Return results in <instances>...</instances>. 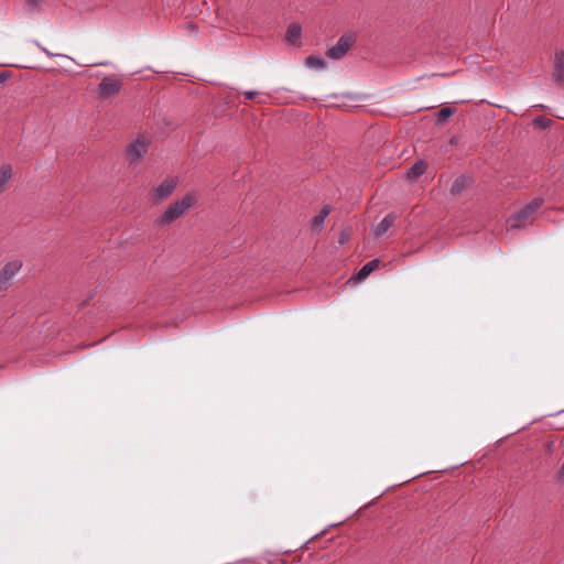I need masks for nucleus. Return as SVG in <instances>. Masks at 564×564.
<instances>
[{
	"instance_id": "ddd939ff",
	"label": "nucleus",
	"mask_w": 564,
	"mask_h": 564,
	"mask_svg": "<svg viewBox=\"0 0 564 564\" xmlns=\"http://www.w3.org/2000/svg\"><path fill=\"white\" fill-rule=\"evenodd\" d=\"M12 177V166L10 164H2L0 166V192H2L8 182Z\"/></svg>"
},
{
	"instance_id": "7ed1b4c3",
	"label": "nucleus",
	"mask_w": 564,
	"mask_h": 564,
	"mask_svg": "<svg viewBox=\"0 0 564 564\" xmlns=\"http://www.w3.org/2000/svg\"><path fill=\"white\" fill-rule=\"evenodd\" d=\"M23 261L19 258L9 260L0 269V292L7 291L14 281L15 275L21 271Z\"/></svg>"
},
{
	"instance_id": "0eeeda50",
	"label": "nucleus",
	"mask_w": 564,
	"mask_h": 564,
	"mask_svg": "<svg viewBox=\"0 0 564 564\" xmlns=\"http://www.w3.org/2000/svg\"><path fill=\"white\" fill-rule=\"evenodd\" d=\"M552 79L558 86H564V51H556L552 65Z\"/></svg>"
},
{
	"instance_id": "aec40b11",
	"label": "nucleus",
	"mask_w": 564,
	"mask_h": 564,
	"mask_svg": "<svg viewBox=\"0 0 564 564\" xmlns=\"http://www.w3.org/2000/svg\"><path fill=\"white\" fill-rule=\"evenodd\" d=\"M42 3V0H28V4L34 9L39 8Z\"/></svg>"
},
{
	"instance_id": "9d476101",
	"label": "nucleus",
	"mask_w": 564,
	"mask_h": 564,
	"mask_svg": "<svg viewBox=\"0 0 564 564\" xmlns=\"http://www.w3.org/2000/svg\"><path fill=\"white\" fill-rule=\"evenodd\" d=\"M301 33H302L301 26L299 24L292 23L289 25V28L286 30L285 39L289 43H291L293 45H297L299 41L301 39Z\"/></svg>"
},
{
	"instance_id": "20e7f679",
	"label": "nucleus",
	"mask_w": 564,
	"mask_h": 564,
	"mask_svg": "<svg viewBox=\"0 0 564 564\" xmlns=\"http://www.w3.org/2000/svg\"><path fill=\"white\" fill-rule=\"evenodd\" d=\"M123 83L122 79L116 75H108L102 77L98 85V96L100 99H109L119 94Z\"/></svg>"
},
{
	"instance_id": "dca6fc26",
	"label": "nucleus",
	"mask_w": 564,
	"mask_h": 564,
	"mask_svg": "<svg viewBox=\"0 0 564 564\" xmlns=\"http://www.w3.org/2000/svg\"><path fill=\"white\" fill-rule=\"evenodd\" d=\"M465 178L464 177H458L454 181V183L452 184V187H451V193L456 196V195H459L463 189L465 188Z\"/></svg>"
},
{
	"instance_id": "f257e3e1",
	"label": "nucleus",
	"mask_w": 564,
	"mask_h": 564,
	"mask_svg": "<svg viewBox=\"0 0 564 564\" xmlns=\"http://www.w3.org/2000/svg\"><path fill=\"white\" fill-rule=\"evenodd\" d=\"M543 198L535 197L521 209L513 213L507 220L510 229L523 228L532 224L534 214L543 205Z\"/></svg>"
},
{
	"instance_id": "6e6552de",
	"label": "nucleus",
	"mask_w": 564,
	"mask_h": 564,
	"mask_svg": "<svg viewBox=\"0 0 564 564\" xmlns=\"http://www.w3.org/2000/svg\"><path fill=\"white\" fill-rule=\"evenodd\" d=\"M177 182L174 178H165L158 186L153 188V196L156 200L161 202L172 195L176 188Z\"/></svg>"
},
{
	"instance_id": "412c9836",
	"label": "nucleus",
	"mask_w": 564,
	"mask_h": 564,
	"mask_svg": "<svg viewBox=\"0 0 564 564\" xmlns=\"http://www.w3.org/2000/svg\"><path fill=\"white\" fill-rule=\"evenodd\" d=\"M7 79V76L6 75H0V82H3Z\"/></svg>"
},
{
	"instance_id": "4468645a",
	"label": "nucleus",
	"mask_w": 564,
	"mask_h": 564,
	"mask_svg": "<svg viewBox=\"0 0 564 564\" xmlns=\"http://www.w3.org/2000/svg\"><path fill=\"white\" fill-rule=\"evenodd\" d=\"M330 212V208L328 206H324L322 208V210L319 212L318 215H316L313 219H312V228L314 230H321L323 225H324V221L326 219V217L328 216Z\"/></svg>"
},
{
	"instance_id": "f8f14e48",
	"label": "nucleus",
	"mask_w": 564,
	"mask_h": 564,
	"mask_svg": "<svg viewBox=\"0 0 564 564\" xmlns=\"http://www.w3.org/2000/svg\"><path fill=\"white\" fill-rule=\"evenodd\" d=\"M379 264V260L375 259L369 262H367L357 273L356 280L362 281L366 279Z\"/></svg>"
},
{
	"instance_id": "a211bd4d",
	"label": "nucleus",
	"mask_w": 564,
	"mask_h": 564,
	"mask_svg": "<svg viewBox=\"0 0 564 564\" xmlns=\"http://www.w3.org/2000/svg\"><path fill=\"white\" fill-rule=\"evenodd\" d=\"M35 45L43 52L45 53L47 56L50 57H54V56H59V57H68L67 55H64V54H54L52 52H50L46 47L42 46L39 42H35Z\"/></svg>"
},
{
	"instance_id": "1a4fd4ad",
	"label": "nucleus",
	"mask_w": 564,
	"mask_h": 564,
	"mask_svg": "<svg viewBox=\"0 0 564 564\" xmlns=\"http://www.w3.org/2000/svg\"><path fill=\"white\" fill-rule=\"evenodd\" d=\"M395 215L388 214L373 229L376 237L383 236L394 224Z\"/></svg>"
},
{
	"instance_id": "9b49d317",
	"label": "nucleus",
	"mask_w": 564,
	"mask_h": 564,
	"mask_svg": "<svg viewBox=\"0 0 564 564\" xmlns=\"http://www.w3.org/2000/svg\"><path fill=\"white\" fill-rule=\"evenodd\" d=\"M427 169V164L424 161L415 162L412 167L406 172V178L410 181L416 180Z\"/></svg>"
},
{
	"instance_id": "423d86ee",
	"label": "nucleus",
	"mask_w": 564,
	"mask_h": 564,
	"mask_svg": "<svg viewBox=\"0 0 564 564\" xmlns=\"http://www.w3.org/2000/svg\"><path fill=\"white\" fill-rule=\"evenodd\" d=\"M149 145L150 140L144 135H140L137 140L131 142L127 149L129 162L134 165L139 164L148 152Z\"/></svg>"
},
{
	"instance_id": "2eb2a0df",
	"label": "nucleus",
	"mask_w": 564,
	"mask_h": 564,
	"mask_svg": "<svg viewBox=\"0 0 564 564\" xmlns=\"http://www.w3.org/2000/svg\"><path fill=\"white\" fill-rule=\"evenodd\" d=\"M305 64L310 68L323 69L326 65V62L318 56H308L305 61Z\"/></svg>"
},
{
	"instance_id": "f3484780",
	"label": "nucleus",
	"mask_w": 564,
	"mask_h": 564,
	"mask_svg": "<svg viewBox=\"0 0 564 564\" xmlns=\"http://www.w3.org/2000/svg\"><path fill=\"white\" fill-rule=\"evenodd\" d=\"M454 113V109L449 107H444L437 112V121L443 122L452 117Z\"/></svg>"
},
{
	"instance_id": "39448f33",
	"label": "nucleus",
	"mask_w": 564,
	"mask_h": 564,
	"mask_svg": "<svg viewBox=\"0 0 564 564\" xmlns=\"http://www.w3.org/2000/svg\"><path fill=\"white\" fill-rule=\"evenodd\" d=\"M356 42V36L352 33L343 34L337 43L326 51V56L332 59H339L347 54Z\"/></svg>"
},
{
	"instance_id": "f03ea898",
	"label": "nucleus",
	"mask_w": 564,
	"mask_h": 564,
	"mask_svg": "<svg viewBox=\"0 0 564 564\" xmlns=\"http://www.w3.org/2000/svg\"><path fill=\"white\" fill-rule=\"evenodd\" d=\"M196 203V196L193 193H188L181 199L169 205L164 213L158 218L159 225L170 224L181 216H183L194 204Z\"/></svg>"
},
{
	"instance_id": "6ab92c4d",
	"label": "nucleus",
	"mask_w": 564,
	"mask_h": 564,
	"mask_svg": "<svg viewBox=\"0 0 564 564\" xmlns=\"http://www.w3.org/2000/svg\"><path fill=\"white\" fill-rule=\"evenodd\" d=\"M245 97L249 100L253 99L257 95H258V91L256 90H247L243 93Z\"/></svg>"
}]
</instances>
